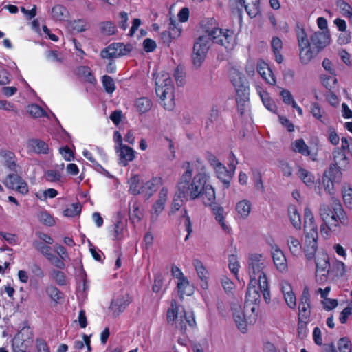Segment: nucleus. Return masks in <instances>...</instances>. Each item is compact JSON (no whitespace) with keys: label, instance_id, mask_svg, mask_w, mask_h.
Segmentation results:
<instances>
[{"label":"nucleus","instance_id":"79ce46f5","mask_svg":"<svg viewBox=\"0 0 352 352\" xmlns=\"http://www.w3.org/2000/svg\"><path fill=\"white\" fill-rule=\"evenodd\" d=\"M143 181H140L138 175H134L129 179V192L134 195L142 194V184Z\"/></svg>","mask_w":352,"mask_h":352},{"label":"nucleus","instance_id":"9d476101","mask_svg":"<svg viewBox=\"0 0 352 352\" xmlns=\"http://www.w3.org/2000/svg\"><path fill=\"white\" fill-rule=\"evenodd\" d=\"M131 302V297L128 294H121L113 298L109 306V311L113 316L116 317L124 311Z\"/></svg>","mask_w":352,"mask_h":352},{"label":"nucleus","instance_id":"ddd939ff","mask_svg":"<svg viewBox=\"0 0 352 352\" xmlns=\"http://www.w3.org/2000/svg\"><path fill=\"white\" fill-rule=\"evenodd\" d=\"M310 41L312 49L318 53L330 43V35L325 32H316L311 36Z\"/></svg>","mask_w":352,"mask_h":352},{"label":"nucleus","instance_id":"a19ab883","mask_svg":"<svg viewBox=\"0 0 352 352\" xmlns=\"http://www.w3.org/2000/svg\"><path fill=\"white\" fill-rule=\"evenodd\" d=\"M290 252L294 256H298L302 252V245L298 239L290 236L287 239Z\"/></svg>","mask_w":352,"mask_h":352},{"label":"nucleus","instance_id":"f704fd0d","mask_svg":"<svg viewBox=\"0 0 352 352\" xmlns=\"http://www.w3.org/2000/svg\"><path fill=\"white\" fill-rule=\"evenodd\" d=\"M202 31L206 33L209 38L213 36V32L218 29L217 21L214 18H206L200 23Z\"/></svg>","mask_w":352,"mask_h":352},{"label":"nucleus","instance_id":"49530a36","mask_svg":"<svg viewBox=\"0 0 352 352\" xmlns=\"http://www.w3.org/2000/svg\"><path fill=\"white\" fill-rule=\"evenodd\" d=\"M152 105L151 100L146 97L138 98L135 102L136 109L141 114L149 111Z\"/></svg>","mask_w":352,"mask_h":352},{"label":"nucleus","instance_id":"37998d69","mask_svg":"<svg viewBox=\"0 0 352 352\" xmlns=\"http://www.w3.org/2000/svg\"><path fill=\"white\" fill-rule=\"evenodd\" d=\"M192 264H193V266H194V267L195 268V270L197 271V273L199 277L202 280H206L207 278H208V271L206 270V269L204 266L202 262L201 261H199V259L195 258V259L193 260ZM207 286L208 285H207L206 281H205L203 283V285H201V287L203 288H206Z\"/></svg>","mask_w":352,"mask_h":352},{"label":"nucleus","instance_id":"e2e57ef3","mask_svg":"<svg viewBox=\"0 0 352 352\" xmlns=\"http://www.w3.org/2000/svg\"><path fill=\"white\" fill-rule=\"evenodd\" d=\"M45 178L50 182H57L61 179V173L58 170H49L45 173Z\"/></svg>","mask_w":352,"mask_h":352},{"label":"nucleus","instance_id":"393cba45","mask_svg":"<svg viewBox=\"0 0 352 352\" xmlns=\"http://www.w3.org/2000/svg\"><path fill=\"white\" fill-rule=\"evenodd\" d=\"M236 4L243 7L247 14L251 17H255L260 12V0H235Z\"/></svg>","mask_w":352,"mask_h":352},{"label":"nucleus","instance_id":"f8f14e48","mask_svg":"<svg viewBox=\"0 0 352 352\" xmlns=\"http://www.w3.org/2000/svg\"><path fill=\"white\" fill-rule=\"evenodd\" d=\"M73 74L80 80L95 86L97 84V79L89 66L79 65L75 67Z\"/></svg>","mask_w":352,"mask_h":352},{"label":"nucleus","instance_id":"4c0bfd02","mask_svg":"<svg viewBox=\"0 0 352 352\" xmlns=\"http://www.w3.org/2000/svg\"><path fill=\"white\" fill-rule=\"evenodd\" d=\"M70 30L75 33L85 32L89 29V23L85 19H78L69 21L68 23Z\"/></svg>","mask_w":352,"mask_h":352},{"label":"nucleus","instance_id":"f3484780","mask_svg":"<svg viewBox=\"0 0 352 352\" xmlns=\"http://www.w3.org/2000/svg\"><path fill=\"white\" fill-rule=\"evenodd\" d=\"M248 89H236V102L238 111L241 116L246 115L250 111Z\"/></svg>","mask_w":352,"mask_h":352},{"label":"nucleus","instance_id":"a211bd4d","mask_svg":"<svg viewBox=\"0 0 352 352\" xmlns=\"http://www.w3.org/2000/svg\"><path fill=\"white\" fill-rule=\"evenodd\" d=\"M160 102L164 109L172 110L175 107L174 89H155Z\"/></svg>","mask_w":352,"mask_h":352},{"label":"nucleus","instance_id":"3c124183","mask_svg":"<svg viewBox=\"0 0 352 352\" xmlns=\"http://www.w3.org/2000/svg\"><path fill=\"white\" fill-rule=\"evenodd\" d=\"M297 175L308 186H312L314 184V176L309 171L302 167L298 168Z\"/></svg>","mask_w":352,"mask_h":352},{"label":"nucleus","instance_id":"f257e3e1","mask_svg":"<svg viewBox=\"0 0 352 352\" xmlns=\"http://www.w3.org/2000/svg\"><path fill=\"white\" fill-rule=\"evenodd\" d=\"M322 183L325 191L333 196L336 194V188L331 178L324 175L322 177ZM332 209L327 204H322L320 207V217L322 221L320 226V233L324 239H329L331 236L338 235L341 231V226H346L349 224L348 217L340 201L332 197Z\"/></svg>","mask_w":352,"mask_h":352},{"label":"nucleus","instance_id":"aec40b11","mask_svg":"<svg viewBox=\"0 0 352 352\" xmlns=\"http://www.w3.org/2000/svg\"><path fill=\"white\" fill-rule=\"evenodd\" d=\"M257 72L261 78L269 85H274L276 82V78L269 65L263 60L257 63Z\"/></svg>","mask_w":352,"mask_h":352},{"label":"nucleus","instance_id":"5fc2aeb1","mask_svg":"<svg viewBox=\"0 0 352 352\" xmlns=\"http://www.w3.org/2000/svg\"><path fill=\"white\" fill-rule=\"evenodd\" d=\"M179 306L175 300L171 301L170 307L167 311V321L168 323L174 322L178 317Z\"/></svg>","mask_w":352,"mask_h":352},{"label":"nucleus","instance_id":"e433bc0d","mask_svg":"<svg viewBox=\"0 0 352 352\" xmlns=\"http://www.w3.org/2000/svg\"><path fill=\"white\" fill-rule=\"evenodd\" d=\"M52 17L54 21H65L69 16L68 10L62 5H56L52 8Z\"/></svg>","mask_w":352,"mask_h":352},{"label":"nucleus","instance_id":"0e129e2a","mask_svg":"<svg viewBox=\"0 0 352 352\" xmlns=\"http://www.w3.org/2000/svg\"><path fill=\"white\" fill-rule=\"evenodd\" d=\"M336 74L323 75L320 77L322 83L325 88H333L337 82Z\"/></svg>","mask_w":352,"mask_h":352},{"label":"nucleus","instance_id":"423d86ee","mask_svg":"<svg viewBox=\"0 0 352 352\" xmlns=\"http://www.w3.org/2000/svg\"><path fill=\"white\" fill-rule=\"evenodd\" d=\"M210 40L227 50H233L237 45L236 34L233 30L228 28H218L213 32V36Z\"/></svg>","mask_w":352,"mask_h":352},{"label":"nucleus","instance_id":"774afa93","mask_svg":"<svg viewBox=\"0 0 352 352\" xmlns=\"http://www.w3.org/2000/svg\"><path fill=\"white\" fill-rule=\"evenodd\" d=\"M343 201L345 206L349 208H352V188H343L342 190Z\"/></svg>","mask_w":352,"mask_h":352},{"label":"nucleus","instance_id":"2eb2a0df","mask_svg":"<svg viewBox=\"0 0 352 352\" xmlns=\"http://www.w3.org/2000/svg\"><path fill=\"white\" fill-rule=\"evenodd\" d=\"M162 179L160 177H154L151 179L143 182L142 184V195L148 199L162 185Z\"/></svg>","mask_w":352,"mask_h":352},{"label":"nucleus","instance_id":"cd10ccee","mask_svg":"<svg viewBox=\"0 0 352 352\" xmlns=\"http://www.w3.org/2000/svg\"><path fill=\"white\" fill-rule=\"evenodd\" d=\"M216 175L217 178L221 180L224 187L228 188L230 186V181L234 176V173H233L230 168H228L222 164L221 165H219L217 168L214 170Z\"/></svg>","mask_w":352,"mask_h":352},{"label":"nucleus","instance_id":"4d7b16f0","mask_svg":"<svg viewBox=\"0 0 352 352\" xmlns=\"http://www.w3.org/2000/svg\"><path fill=\"white\" fill-rule=\"evenodd\" d=\"M296 36L298 39V46L308 45L310 43L309 39L307 38V34L305 32V29L300 26L299 24L296 25Z\"/></svg>","mask_w":352,"mask_h":352},{"label":"nucleus","instance_id":"864d4df0","mask_svg":"<svg viewBox=\"0 0 352 352\" xmlns=\"http://www.w3.org/2000/svg\"><path fill=\"white\" fill-rule=\"evenodd\" d=\"M258 94L265 107L269 111L274 112L276 111V107L274 101L269 96V94L265 89H261L258 91Z\"/></svg>","mask_w":352,"mask_h":352},{"label":"nucleus","instance_id":"8fccbe9b","mask_svg":"<svg viewBox=\"0 0 352 352\" xmlns=\"http://www.w3.org/2000/svg\"><path fill=\"white\" fill-rule=\"evenodd\" d=\"M100 32L105 36H112L116 33L117 29L111 21L100 22L99 24Z\"/></svg>","mask_w":352,"mask_h":352},{"label":"nucleus","instance_id":"c03bdc74","mask_svg":"<svg viewBox=\"0 0 352 352\" xmlns=\"http://www.w3.org/2000/svg\"><path fill=\"white\" fill-rule=\"evenodd\" d=\"M28 113L33 118H49L47 112L38 104H32L26 107Z\"/></svg>","mask_w":352,"mask_h":352},{"label":"nucleus","instance_id":"2f4dec72","mask_svg":"<svg viewBox=\"0 0 352 352\" xmlns=\"http://www.w3.org/2000/svg\"><path fill=\"white\" fill-rule=\"evenodd\" d=\"M271 49L278 63H281L283 56L281 54L283 50V41L278 36H273L270 42Z\"/></svg>","mask_w":352,"mask_h":352},{"label":"nucleus","instance_id":"338daca9","mask_svg":"<svg viewBox=\"0 0 352 352\" xmlns=\"http://www.w3.org/2000/svg\"><path fill=\"white\" fill-rule=\"evenodd\" d=\"M228 267L230 270L235 275L237 274L240 265L237 260V257L235 254H231L228 257Z\"/></svg>","mask_w":352,"mask_h":352},{"label":"nucleus","instance_id":"09e8293b","mask_svg":"<svg viewBox=\"0 0 352 352\" xmlns=\"http://www.w3.org/2000/svg\"><path fill=\"white\" fill-rule=\"evenodd\" d=\"M213 213L215 216V219L221 225L222 229L226 232H230V228L225 222V212L222 207H216L213 209Z\"/></svg>","mask_w":352,"mask_h":352},{"label":"nucleus","instance_id":"c85d7f7f","mask_svg":"<svg viewBox=\"0 0 352 352\" xmlns=\"http://www.w3.org/2000/svg\"><path fill=\"white\" fill-rule=\"evenodd\" d=\"M0 158L4 166L10 170H15L17 166L15 154L8 150H0Z\"/></svg>","mask_w":352,"mask_h":352},{"label":"nucleus","instance_id":"7c9ffc66","mask_svg":"<svg viewBox=\"0 0 352 352\" xmlns=\"http://www.w3.org/2000/svg\"><path fill=\"white\" fill-rule=\"evenodd\" d=\"M196 324L194 314L191 311L183 310L180 315L179 327L183 333H185L187 326L194 327Z\"/></svg>","mask_w":352,"mask_h":352},{"label":"nucleus","instance_id":"6ab92c4d","mask_svg":"<svg viewBox=\"0 0 352 352\" xmlns=\"http://www.w3.org/2000/svg\"><path fill=\"white\" fill-rule=\"evenodd\" d=\"M233 319L237 328L242 332L245 333L248 330V320L241 307L234 305L232 307Z\"/></svg>","mask_w":352,"mask_h":352},{"label":"nucleus","instance_id":"7ed1b4c3","mask_svg":"<svg viewBox=\"0 0 352 352\" xmlns=\"http://www.w3.org/2000/svg\"><path fill=\"white\" fill-rule=\"evenodd\" d=\"M268 265L267 258L261 254L252 253L248 257V271L252 285L258 284L266 302L270 299V293L266 268Z\"/></svg>","mask_w":352,"mask_h":352},{"label":"nucleus","instance_id":"a18cd8bd","mask_svg":"<svg viewBox=\"0 0 352 352\" xmlns=\"http://www.w3.org/2000/svg\"><path fill=\"white\" fill-rule=\"evenodd\" d=\"M32 245L47 260L53 254L51 245L43 242L33 241Z\"/></svg>","mask_w":352,"mask_h":352},{"label":"nucleus","instance_id":"9b49d317","mask_svg":"<svg viewBox=\"0 0 352 352\" xmlns=\"http://www.w3.org/2000/svg\"><path fill=\"white\" fill-rule=\"evenodd\" d=\"M271 254L274 264L280 272L285 273L288 271V265L286 256L280 248L275 245L272 247Z\"/></svg>","mask_w":352,"mask_h":352},{"label":"nucleus","instance_id":"13d9d810","mask_svg":"<svg viewBox=\"0 0 352 352\" xmlns=\"http://www.w3.org/2000/svg\"><path fill=\"white\" fill-rule=\"evenodd\" d=\"M50 276L59 285H65L66 284V276L62 271L52 270L50 272Z\"/></svg>","mask_w":352,"mask_h":352},{"label":"nucleus","instance_id":"1a4fd4ad","mask_svg":"<svg viewBox=\"0 0 352 352\" xmlns=\"http://www.w3.org/2000/svg\"><path fill=\"white\" fill-rule=\"evenodd\" d=\"M131 50L130 45H124L123 43H113L102 49L100 56L103 59L114 60L126 55Z\"/></svg>","mask_w":352,"mask_h":352},{"label":"nucleus","instance_id":"6e6552de","mask_svg":"<svg viewBox=\"0 0 352 352\" xmlns=\"http://www.w3.org/2000/svg\"><path fill=\"white\" fill-rule=\"evenodd\" d=\"M316 278L320 284L324 283L328 278L330 270L329 256L324 252H318L315 259Z\"/></svg>","mask_w":352,"mask_h":352},{"label":"nucleus","instance_id":"58836bf2","mask_svg":"<svg viewBox=\"0 0 352 352\" xmlns=\"http://www.w3.org/2000/svg\"><path fill=\"white\" fill-rule=\"evenodd\" d=\"M311 47L310 43H308V45H299L300 60L302 64H307L312 59L314 54H316Z\"/></svg>","mask_w":352,"mask_h":352},{"label":"nucleus","instance_id":"6e6d98bb","mask_svg":"<svg viewBox=\"0 0 352 352\" xmlns=\"http://www.w3.org/2000/svg\"><path fill=\"white\" fill-rule=\"evenodd\" d=\"M174 77L177 87H183L186 83V73L181 65H177L174 72Z\"/></svg>","mask_w":352,"mask_h":352},{"label":"nucleus","instance_id":"bf43d9fd","mask_svg":"<svg viewBox=\"0 0 352 352\" xmlns=\"http://www.w3.org/2000/svg\"><path fill=\"white\" fill-rule=\"evenodd\" d=\"M81 211V205L79 203L72 204L63 211V214L65 217H74Z\"/></svg>","mask_w":352,"mask_h":352},{"label":"nucleus","instance_id":"473e14b6","mask_svg":"<svg viewBox=\"0 0 352 352\" xmlns=\"http://www.w3.org/2000/svg\"><path fill=\"white\" fill-rule=\"evenodd\" d=\"M251 209V201L248 199H242L238 201L235 206V210L237 214L240 218L243 219H246L249 216Z\"/></svg>","mask_w":352,"mask_h":352},{"label":"nucleus","instance_id":"412c9836","mask_svg":"<svg viewBox=\"0 0 352 352\" xmlns=\"http://www.w3.org/2000/svg\"><path fill=\"white\" fill-rule=\"evenodd\" d=\"M257 72L261 78L269 85H274L276 82V78L269 65L263 60L257 63Z\"/></svg>","mask_w":352,"mask_h":352},{"label":"nucleus","instance_id":"c9c22d12","mask_svg":"<svg viewBox=\"0 0 352 352\" xmlns=\"http://www.w3.org/2000/svg\"><path fill=\"white\" fill-rule=\"evenodd\" d=\"M288 217L293 227L300 230L302 228V221L296 206L292 205L288 208Z\"/></svg>","mask_w":352,"mask_h":352},{"label":"nucleus","instance_id":"f03ea898","mask_svg":"<svg viewBox=\"0 0 352 352\" xmlns=\"http://www.w3.org/2000/svg\"><path fill=\"white\" fill-rule=\"evenodd\" d=\"M186 170L182 174L177 185L179 197L186 199L195 200L201 196L204 185L208 183L210 175L204 168H201L192 177L193 169L189 162H186Z\"/></svg>","mask_w":352,"mask_h":352},{"label":"nucleus","instance_id":"b1692460","mask_svg":"<svg viewBox=\"0 0 352 352\" xmlns=\"http://www.w3.org/2000/svg\"><path fill=\"white\" fill-rule=\"evenodd\" d=\"M299 319L307 320L310 316L309 295L307 289H305L299 304Z\"/></svg>","mask_w":352,"mask_h":352},{"label":"nucleus","instance_id":"603ef678","mask_svg":"<svg viewBox=\"0 0 352 352\" xmlns=\"http://www.w3.org/2000/svg\"><path fill=\"white\" fill-rule=\"evenodd\" d=\"M156 88H173V80L168 74L157 76L155 78Z\"/></svg>","mask_w":352,"mask_h":352},{"label":"nucleus","instance_id":"c756f323","mask_svg":"<svg viewBox=\"0 0 352 352\" xmlns=\"http://www.w3.org/2000/svg\"><path fill=\"white\" fill-rule=\"evenodd\" d=\"M28 148L37 154H47L49 152L47 144L39 139L30 140L28 142Z\"/></svg>","mask_w":352,"mask_h":352},{"label":"nucleus","instance_id":"a878e982","mask_svg":"<svg viewBox=\"0 0 352 352\" xmlns=\"http://www.w3.org/2000/svg\"><path fill=\"white\" fill-rule=\"evenodd\" d=\"M333 162L332 166L339 170H344L348 167L349 160L345 153L339 148L333 151Z\"/></svg>","mask_w":352,"mask_h":352},{"label":"nucleus","instance_id":"72a5a7b5","mask_svg":"<svg viewBox=\"0 0 352 352\" xmlns=\"http://www.w3.org/2000/svg\"><path fill=\"white\" fill-rule=\"evenodd\" d=\"M204 204L206 206H210L214 203L216 200L215 191L214 188L208 184L204 185V189L201 191V196Z\"/></svg>","mask_w":352,"mask_h":352},{"label":"nucleus","instance_id":"5701e85b","mask_svg":"<svg viewBox=\"0 0 352 352\" xmlns=\"http://www.w3.org/2000/svg\"><path fill=\"white\" fill-rule=\"evenodd\" d=\"M261 293H262V292L259 289L258 284L252 285V281L250 280L248 287L245 300V309L247 311L249 309V304L258 302L260 301Z\"/></svg>","mask_w":352,"mask_h":352},{"label":"nucleus","instance_id":"dca6fc26","mask_svg":"<svg viewBox=\"0 0 352 352\" xmlns=\"http://www.w3.org/2000/svg\"><path fill=\"white\" fill-rule=\"evenodd\" d=\"M229 78L234 88H249L248 79L236 67L230 69Z\"/></svg>","mask_w":352,"mask_h":352},{"label":"nucleus","instance_id":"ea45409f","mask_svg":"<svg viewBox=\"0 0 352 352\" xmlns=\"http://www.w3.org/2000/svg\"><path fill=\"white\" fill-rule=\"evenodd\" d=\"M177 286L182 298L184 295L190 296L193 294V287L190 285L186 277L177 280Z\"/></svg>","mask_w":352,"mask_h":352},{"label":"nucleus","instance_id":"680f3d73","mask_svg":"<svg viewBox=\"0 0 352 352\" xmlns=\"http://www.w3.org/2000/svg\"><path fill=\"white\" fill-rule=\"evenodd\" d=\"M352 344L347 338H342L338 342L339 352H351Z\"/></svg>","mask_w":352,"mask_h":352},{"label":"nucleus","instance_id":"de8ad7c7","mask_svg":"<svg viewBox=\"0 0 352 352\" xmlns=\"http://www.w3.org/2000/svg\"><path fill=\"white\" fill-rule=\"evenodd\" d=\"M140 208V204L137 201H133L131 206L130 205L129 217L133 223L139 222L142 217V213Z\"/></svg>","mask_w":352,"mask_h":352},{"label":"nucleus","instance_id":"0eeeda50","mask_svg":"<svg viewBox=\"0 0 352 352\" xmlns=\"http://www.w3.org/2000/svg\"><path fill=\"white\" fill-rule=\"evenodd\" d=\"M210 41V38L204 35L199 36L195 40L192 55V63L195 67H199L206 59L210 48L209 44Z\"/></svg>","mask_w":352,"mask_h":352},{"label":"nucleus","instance_id":"4468645a","mask_svg":"<svg viewBox=\"0 0 352 352\" xmlns=\"http://www.w3.org/2000/svg\"><path fill=\"white\" fill-rule=\"evenodd\" d=\"M115 150L118 156V163L122 166H126L135 157V151L126 145L115 146Z\"/></svg>","mask_w":352,"mask_h":352},{"label":"nucleus","instance_id":"69168bd1","mask_svg":"<svg viewBox=\"0 0 352 352\" xmlns=\"http://www.w3.org/2000/svg\"><path fill=\"white\" fill-rule=\"evenodd\" d=\"M38 219L45 226H52L54 224V218L46 211L41 212L38 214Z\"/></svg>","mask_w":352,"mask_h":352},{"label":"nucleus","instance_id":"052dcab7","mask_svg":"<svg viewBox=\"0 0 352 352\" xmlns=\"http://www.w3.org/2000/svg\"><path fill=\"white\" fill-rule=\"evenodd\" d=\"M168 30L171 33L175 39L179 37L182 32V29L179 26V23L172 19H170Z\"/></svg>","mask_w":352,"mask_h":352},{"label":"nucleus","instance_id":"4be33fe9","mask_svg":"<svg viewBox=\"0 0 352 352\" xmlns=\"http://www.w3.org/2000/svg\"><path fill=\"white\" fill-rule=\"evenodd\" d=\"M257 72L261 78L269 85H274L276 82V78L269 65L263 60L257 63Z\"/></svg>","mask_w":352,"mask_h":352},{"label":"nucleus","instance_id":"20e7f679","mask_svg":"<svg viewBox=\"0 0 352 352\" xmlns=\"http://www.w3.org/2000/svg\"><path fill=\"white\" fill-rule=\"evenodd\" d=\"M305 254L307 260L316 257L318 248V226L311 210L306 208L304 212Z\"/></svg>","mask_w":352,"mask_h":352},{"label":"nucleus","instance_id":"39448f33","mask_svg":"<svg viewBox=\"0 0 352 352\" xmlns=\"http://www.w3.org/2000/svg\"><path fill=\"white\" fill-rule=\"evenodd\" d=\"M33 339L32 329L28 326L23 327L12 340V352H29Z\"/></svg>","mask_w":352,"mask_h":352},{"label":"nucleus","instance_id":"bb28decb","mask_svg":"<svg viewBox=\"0 0 352 352\" xmlns=\"http://www.w3.org/2000/svg\"><path fill=\"white\" fill-rule=\"evenodd\" d=\"M292 150L294 152L298 153L304 156H311L313 160H316L317 153H311L309 146L302 139L296 140L292 144Z\"/></svg>","mask_w":352,"mask_h":352}]
</instances>
